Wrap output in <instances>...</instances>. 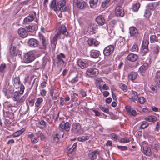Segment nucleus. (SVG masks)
Returning <instances> with one entry per match:
<instances>
[{"label": "nucleus", "instance_id": "nucleus-45", "mask_svg": "<svg viewBox=\"0 0 160 160\" xmlns=\"http://www.w3.org/2000/svg\"><path fill=\"white\" fill-rule=\"evenodd\" d=\"M110 0H105L102 4V8L107 7L109 5Z\"/></svg>", "mask_w": 160, "mask_h": 160}, {"label": "nucleus", "instance_id": "nucleus-38", "mask_svg": "<svg viewBox=\"0 0 160 160\" xmlns=\"http://www.w3.org/2000/svg\"><path fill=\"white\" fill-rule=\"evenodd\" d=\"M71 100L73 101H77L78 100V96L76 93H73L71 94Z\"/></svg>", "mask_w": 160, "mask_h": 160}, {"label": "nucleus", "instance_id": "nucleus-52", "mask_svg": "<svg viewBox=\"0 0 160 160\" xmlns=\"http://www.w3.org/2000/svg\"><path fill=\"white\" fill-rule=\"evenodd\" d=\"M131 50L132 52L138 51V48L137 44H134L133 45Z\"/></svg>", "mask_w": 160, "mask_h": 160}, {"label": "nucleus", "instance_id": "nucleus-7", "mask_svg": "<svg viewBox=\"0 0 160 160\" xmlns=\"http://www.w3.org/2000/svg\"><path fill=\"white\" fill-rule=\"evenodd\" d=\"M70 124L68 122L65 123L64 122H62L59 124V129L60 130L63 131L64 130L66 131H68L70 130Z\"/></svg>", "mask_w": 160, "mask_h": 160}, {"label": "nucleus", "instance_id": "nucleus-14", "mask_svg": "<svg viewBox=\"0 0 160 160\" xmlns=\"http://www.w3.org/2000/svg\"><path fill=\"white\" fill-rule=\"evenodd\" d=\"M10 52L11 55L16 56L18 52V50L16 48V45L14 43H12L10 48Z\"/></svg>", "mask_w": 160, "mask_h": 160}, {"label": "nucleus", "instance_id": "nucleus-23", "mask_svg": "<svg viewBox=\"0 0 160 160\" xmlns=\"http://www.w3.org/2000/svg\"><path fill=\"white\" fill-rule=\"evenodd\" d=\"M96 21L97 23L100 25H103L104 23L105 19L102 16H98L96 18Z\"/></svg>", "mask_w": 160, "mask_h": 160}, {"label": "nucleus", "instance_id": "nucleus-25", "mask_svg": "<svg viewBox=\"0 0 160 160\" xmlns=\"http://www.w3.org/2000/svg\"><path fill=\"white\" fill-rule=\"evenodd\" d=\"M138 97L137 92L135 91L132 90L129 95V99H132L133 101H135L137 99Z\"/></svg>", "mask_w": 160, "mask_h": 160}, {"label": "nucleus", "instance_id": "nucleus-29", "mask_svg": "<svg viewBox=\"0 0 160 160\" xmlns=\"http://www.w3.org/2000/svg\"><path fill=\"white\" fill-rule=\"evenodd\" d=\"M98 2V0H90L89 2L90 7L92 8L97 7Z\"/></svg>", "mask_w": 160, "mask_h": 160}, {"label": "nucleus", "instance_id": "nucleus-59", "mask_svg": "<svg viewBox=\"0 0 160 160\" xmlns=\"http://www.w3.org/2000/svg\"><path fill=\"white\" fill-rule=\"evenodd\" d=\"M150 88L151 90H152V91L151 92L152 93H154L156 92L157 89V88L156 87L153 85H152L150 87Z\"/></svg>", "mask_w": 160, "mask_h": 160}, {"label": "nucleus", "instance_id": "nucleus-55", "mask_svg": "<svg viewBox=\"0 0 160 160\" xmlns=\"http://www.w3.org/2000/svg\"><path fill=\"white\" fill-rule=\"evenodd\" d=\"M151 15V13L148 10H146L145 11L144 16L146 18H149Z\"/></svg>", "mask_w": 160, "mask_h": 160}, {"label": "nucleus", "instance_id": "nucleus-34", "mask_svg": "<svg viewBox=\"0 0 160 160\" xmlns=\"http://www.w3.org/2000/svg\"><path fill=\"white\" fill-rule=\"evenodd\" d=\"M158 5V2L150 3L148 5V7L149 9L154 10Z\"/></svg>", "mask_w": 160, "mask_h": 160}, {"label": "nucleus", "instance_id": "nucleus-41", "mask_svg": "<svg viewBox=\"0 0 160 160\" xmlns=\"http://www.w3.org/2000/svg\"><path fill=\"white\" fill-rule=\"evenodd\" d=\"M149 125V124L148 122H146V121H143L141 124L140 126V128L141 129H143L147 128Z\"/></svg>", "mask_w": 160, "mask_h": 160}, {"label": "nucleus", "instance_id": "nucleus-28", "mask_svg": "<svg viewBox=\"0 0 160 160\" xmlns=\"http://www.w3.org/2000/svg\"><path fill=\"white\" fill-rule=\"evenodd\" d=\"M35 134L37 137L39 138L41 140H44L46 139L45 135L41 131H38Z\"/></svg>", "mask_w": 160, "mask_h": 160}, {"label": "nucleus", "instance_id": "nucleus-39", "mask_svg": "<svg viewBox=\"0 0 160 160\" xmlns=\"http://www.w3.org/2000/svg\"><path fill=\"white\" fill-rule=\"evenodd\" d=\"M150 150L148 147L145 146L143 147V152L144 154L149 155L150 154Z\"/></svg>", "mask_w": 160, "mask_h": 160}, {"label": "nucleus", "instance_id": "nucleus-62", "mask_svg": "<svg viewBox=\"0 0 160 160\" xmlns=\"http://www.w3.org/2000/svg\"><path fill=\"white\" fill-rule=\"evenodd\" d=\"M111 136L112 139L114 141H116L118 139V137L116 134L114 133H113L111 134Z\"/></svg>", "mask_w": 160, "mask_h": 160}, {"label": "nucleus", "instance_id": "nucleus-42", "mask_svg": "<svg viewBox=\"0 0 160 160\" xmlns=\"http://www.w3.org/2000/svg\"><path fill=\"white\" fill-rule=\"evenodd\" d=\"M130 138L128 137H125L122 138L120 140L121 142L127 143L130 142Z\"/></svg>", "mask_w": 160, "mask_h": 160}, {"label": "nucleus", "instance_id": "nucleus-49", "mask_svg": "<svg viewBox=\"0 0 160 160\" xmlns=\"http://www.w3.org/2000/svg\"><path fill=\"white\" fill-rule=\"evenodd\" d=\"M140 7V4L137 3L133 6L132 10L134 12H137Z\"/></svg>", "mask_w": 160, "mask_h": 160}, {"label": "nucleus", "instance_id": "nucleus-4", "mask_svg": "<svg viewBox=\"0 0 160 160\" xmlns=\"http://www.w3.org/2000/svg\"><path fill=\"white\" fill-rule=\"evenodd\" d=\"M35 58L33 52L32 51H30L24 54L23 61L25 63H29L34 61Z\"/></svg>", "mask_w": 160, "mask_h": 160}, {"label": "nucleus", "instance_id": "nucleus-3", "mask_svg": "<svg viewBox=\"0 0 160 160\" xmlns=\"http://www.w3.org/2000/svg\"><path fill=\"white\" fill-rule=\"evenodd\" d=\"M24 86H21L20 88V91L19 92L16 91L13 94L12 99L13 100L17 102V104L18 105L23 102L25 98L24 96L21 97L20 94H22L24 92Z\"/></svg>", "mask_w": 160, "mask_h": 160}, {"label": "nucleus", "instance_id": "nucleus-58", "mask_svg": "<svg viewBox=\"0 0 160 160\" xmlns=\"http://www.w3.org/2000/svg\"><path fill=\"white\" fill-rule=\"evenodd\" d=\"M54 118V113L52 112L49 115L47 116V118L48 119H50V120L52 121L53 119Z\"/></svg>", "mask_w": 160, "mask_h": 160}, {"label": "nucleus", "instance_id": "nucleus-19", "mask_svg": "<svg viewBox=\"0 0 160 160\" xmlns=\"http://www.w3.org/2000/svg\"><path fill=\"white\" fill-rule=\"evenodd\" d=\"M28 44L30 47H35L38 46V42L35 39L31 38L29 40Z\"/></svg>", "mask_w": 160, "mask_h": 160}, {"label": "nucleus", "instance_id": "nucleus-44", "mask_svg": "<svg viewBox=\"0 0 160 160\" xmlns=\"http://www.w3.org/2000/svg\"><path fill=\"white\" fill-rule=\"evenodd\" d=\"M148 41L146 40H144L143 41L142 44V47L148 48Z\"/></svg>", "mask_w": 160, "mask_h": 160}, {"label": "nucleus", "instance_id": "nucleus-32", "mask_svg": "<svg viewBox=\"0 0 160 160\" xmlns=\"http://www.w3.org/2000/svg\"><path fill=\"white\" fill-rule=\"evenodd\" d=\"M98 152L97 151H95L92 152L88 154V157L91 160H94L96 158L97 154Z\"/></svg>", "mask_w": 160, "mask_h": 160}, {"label": "nucleus", "instance_id": "nucleus-33", "mask_svg": "<svg viewBox=\"0 0 160 160\" xmlns=\"http://www.w3.org/2000/svg\"><path fill=\"white\" fill-rule=\"evenodd\" d=\"M148 65L147 63H144L143 65L141 66L139 69V72L140 73H143L145 72L148 68Z\"/></svg>", "mask_w": 160, "mask_h": 160}, {"label": "nucleus", "instance_id": "nucleus-54", "mask_svg": "<svg viewBox=\"0 0 160 160\" xmlns=\"http://www.w3.org/2000/svg\"><path fill=\"white\" fill-rule=\"evenodd\" d=\"M138 100L140 104H143L146 101V99L144 97H141L138 98Z\"/></svg>", "mask_w": 160, "mask_h": 160}, {"label": "nucleus", "instance_id": "nucleus-37", "mask_svg": "<svg viewBox=\"0 0 160 160\" xmlns=\"http://www.w3.org/2000/svg\"><path fill=\"white\" fill-rule=\"evenodd\" d=\"M156 117L154 116H149L146 118V120L149 122H152L156 120Z\"/></svg>", "mask_w": 160, "mask_h": 160}, {"label": "nucleus", "instance_id": "nucleus-13", "mask_svg": "<svg viewBox=\"0 0 160 160\" xmlns=\"http://www.w3.org/2000/svg\"><path fill=\"white\" fill-rule=\"evenodd\" d=\"M82 75L81 73L77 74L75 77L72 78L70 82L74 84L78 81H82Z\"/></svg>", "mask_w": 160, "mask_h": 160}, {"label": "nucleus", "instance_id": "nucleus-22", "mask_svg": "<svg viewBox=\"0 0 160 160\" xmlns=\"http://www.w3.org/2000/svg\"><path fill=\"white\" fill-rule=\"evenodd\" d=\"M18 32V34L22 38H25L28 35V33L25 29L23 28H20L19 29Z\"/></svg>", "mask_w": 160, "mask_h": 160}, {"label": "nucleus", "instance_id": "nucleus-12", "mask_svg": "<svg viewBox=\"0 0 160 160\" xmlns=\"http://www.w3.org/2000/svg\"><path fill=\"white\" fill-rule=\"evenodd\" d=\"M159 48V46L157 45H153L151 47V54H152L154 58H156L158 53Z\"/></svg>", "mask_w": 160, "mask_h": 160}, {"label": "nucleus", "instance_id": "nucleus-15", "mask_svg": "<svg viewBox=\"0 0 160 160\" xmlns=\"http://www.w3.org/2000/svg\"><path fill=\"white\" fill-rule=\"evenodd\" d=\"M39 39L41 41V48L43 49H45L48 45L47 41L45 37L42 35H40L39 36Z\"/></svg>", "mask_w": 160, "mask_h": 160}, {"label": "nucleus", "instance_id": "nucleus-30", "mask_svg": "<svg viewBox=\"0 0 160 160\" xmlns=\"http://www.w3.org/2000/svg\"><path fill=\"white\" fill-rule=\"evenodd\" d=\"M43 99L41 97L38 98L36 100L35 103V106L36 107L39 108L40 107L42 103L43 102Z\"/></svg>", "mask_w": 160, "mask_h": 160}, {"label": "nucleus", "instance_id": "nucleus-20", "mask_svg": "<svg viewBox=\"0 0 160 160\" xmlns=\"http://www.w3.org/2000/svg\"><path fill=\"white\" fill-rule=\"evenodd\" d=\"M88 44L90 46H96L99 44V42L96 39L92 38H89L88 41Z\"/></svg>", "mask_w": 160, "mask_h": 160}, {"label": "nucleus", "instance_id": "nucleus-64", "mask_svg": "<svg viewBox=\"0 0 160 160\" xmlns=\"http://www.w3.org/2000/svg\"><path fill=\"white\" fill-rule=\"evenodd\" d=\"M118 147L119 149L121 150H126L128 149L125 146H118Z\"/></svg>", "mask_w": 160, "mask_h": 160}, {"label": "nucleus", "instance_id": "nucleus-57", "mask_svg": "<svg viewBox=\"0 0 160 160\" xmlns=\"http://www.w3.org/2000/svg\"><path fill=\"white\" fill-rule=\"evenodd\" d=\"M61 11H68L69 10V8L68 6H64L62 7H61V8H60L59 9Z\"/></svg>", "mask_w": 160, "mask_h": 160}, {"label": "nucleus", "instance_id": "nucleus-47", "mask_svg": "<svg viewBox=\"0 0 160 160\" xmlns=\"http://www.w3.org/2000/svg\"><path fill=\"white\" fill-rule=\"evenodd\" d=\"M6 67V65L5 64L2 63L0 65V72L4 73Z\"/></svg>", "mask_w": 160, "mask_h": 160}, {"label": "nucleus", "instance_id": "nucleus-53", "mask_svg": "<svg viewBox=\"0 0 160 160\" xmlns=\"http://www.w3.org/2000/svg\"><path fill=\"white\" fill-rule=\"evenodd\" d=\"M14 83L15 84H19L20 83L19 77V76L16 77L14 79Z\"/></svg>", "mask_w": 160, "mask_h": 160}, {"label": "nucleus", "instance_id": "nucleus-56", "mask_svg": "<svg viewBox=\"0 0 160 160\" xmlns=\"http://www.w3.org/2000/svg\"><path fill=\"white\" fill-rule=\"evenodd\" d=\"M35 29V27L34 26L29 25L27 27V30L30 32H32Z\"/></svg>", "mask_w": 160, "mask_h": 160}, {"label": "nucleus", "instance_id": "nucleus-61", "mask_svg": "<svg viewBox=\"0 0 160 160\" xmlns=\"http://www.w3.org/2000/svg\"><path fill=\"white\" fill-rule=\"evenodd\" d=\"M57 63L58 66H59L60 68H62V67H63L64 66V61H62V63L61 62V61H57Z\"/></svg>", "mask_w": 160, "mask_h": 160}, {"label": "nucleus", "instance_id": "nucleus-21", "mask_svg": "<svg viewBox=\"0 0 160 160\" xmlns=\"http://www.w3.org/2000/svg\"><path fill=\"white\" fill-rule=\"evenodd\" d=\"M138 56L136 54L130 53L128 55L127 59L131 62H134L137 59Z\"/></svg>", "mask_w": 160, "mask_h": 160}, {"label": "nucleus", "instance_id": "nucleus-17", "mask_svg": "<svg viewBox=\"0 0 160 160\" xmlns=\"http://www.w3.org/2000/svg\"><path fill=\"white\" fill-rule=\"evenodd\" d=\"M130 35L132 37H137L138 35V31L135 27H131L129 28Z\"/></svg>", "mask_w": 160, "mask_h": 160}, {"label": "nucleus", "instance_id": "nucleus-50", "mask_svg": "<svg viewBox=\"0 0 160 160\" xmlns=\"http://www.w3.org/2000/svg\"><path fill=\"white\" fill-rule=\"evenodd\" d=\"M58 2V5L59 7V9H60V8H61V7H62L64 6L66 4V2L65 0L61 1Z\"/></svg>", "mask_w": 160, "mask_h": 160}, {"label": "nucleus", "instance_id": "nucleus-35", "mask_svg": "<svg viewBox=\"0 0 160 160\" xmlns=\"http://www.w3.org/2000/svg\"><path fill=\"white\" fill-rule=\"evenodd\" d=\"M160 39V37H158L154 35H151L150 37V40L151 42H158V40Z\"/></svg>", "mask_w": 160, "mask_h": 160}, {"label": "nucleus", "instance_id": "nucleus-1", "mask_svg": "<svg viewBox=\"0 0 160 160\" xmlns=\"http://www.w3.org/2000/svg\"><path fill=\"white\" fill-rule=\"evenodd\" d=\"M62 34L66 36H68V32L66 29V27L63 25H62L59 28L58 31L54 37L53 40L51 41L52 44H53L54 46H55L56 45L57 40L58 39L61 38Z\"/></svg>", "mask_w": 160, "mask_h": 160}, {"label": "nucleus", "instance_id": "nucleus-43", "mask_svg": "<svg viewBox=\"0 0 160 160\" xmlns=\"http://www.w3.org/2000/svg\"><path fill=\"white\" fill-rule=\"evenodd\" d=\"M99 107L100 109L105 113H108L109 110L108 108L102 105H99Z\"/></svg>", "mask_w": 160, "mask_h": 160}, {"label": "nucleus", "instance_id": "nucleus-2", "mask_svg": "<svg viewBox=\"0 0 160 160\" xmlns=\"http://www.w3.org/2000/svg\"><path fill=\"white\" fill-rule=\"evenodd\" d=\"M62 34L66 36H68V32L66 29V27L63 25H62L59 28L58 31L54 37L53 40L51 41L52 44H53L54 46H55L56 45L57 40L58 39L61 38Z\"/></svg>", "mask_w": 160, "mask_h": 160}, {"label": "nucleus", "instance_id": "nucleus-48", "mask_svg": "<svg viewBox=\"0 0 160 160\" xmlns=\"http://www.w3.org/2000/svg\"><path fill=\"white\" fill-rule=\"evenodd\" d=\"M119 87L120 88L122 89L124 92H126L127 90V86L123 83H121L120 84Z\"/></svg>", "mask_w": 160, "mask_h": 160}, {"label": "nucleus", "instance_id": "nucleus-63", "mask_svg": "<svg viewBox=\"0 0 160 160\" xmlns=\"http://www.w3.org/2000/svg\"><path fill=\"white\" fill-rule=\"evenodd\" d=\"M47 93L46 91L44 89H42L40 91V94L41 96L44 97L46 96Z\"/></svg>", "mask_w": 160, "mask_h": 160}, {"label": "nucleus", "instance_id": "nucleus-26", "mask_svg": "<svg viewBox=\"0 0 160 160\" xmlns=\"http://www.w3.org/2000/svg\"><path fill=\"white\" fill-rule=\"evenodd\" d=\"M137 75L138 74L136 72H132L128 74V77L129 79L132 81H133L136 78Z\"/></svg>", "mask_w": 160, "mask_h": 160}, {"label": "nucleus", "instance_id": "nucleus-8", "mask_svg": "<svg viewBox=\"0 0 160 160\" xmlns=\"http://www.w3.org/2000/svg\"><path fill=\"white\" fill-rule=\"evenodd\" d=\"M72 131L74 133L81 134L82 130L81 125L79 123H75L72 125Z\"/></svg>", "mask_w": 160, "mask_h": 160}, {"label": "nucleus", "instance_id": "nucleus-11", "mask_svg": "<svg viewBox=\"0 0 160 160\" xmlns=\"http://www.w3.org/2000/svg\"><path fill=\"white\" fill-rule=\"evenodd\" d=\"M88 75L92 77L97 75L98 73V70L95 68H90L87 71Z\"/></svg>", "mask_w": 160, "mask_h": 160}, {"label": "nucleus", "instance_id": "nucleus-27", "mask_svg": "<svg viewBox=\"0 0 160 160\" xmlns=\"http://www.w3.org/2000/svg\"><path fill=\"white\" fill-rule=\"evenodd\" d=\"M99 52L97 51L91 50L90 52V55L91 57L96 58L99 56Z\"/></svg>", "mask_w": 160, "mask_h": 160}, {"label": "nucleus", "instance_id": "nucleus-9", "mask_svg": "<svg viewBox=\"0 0 160 160\" xmlns=\"http://www.w3.org/2000/svg\"><path fill=\"white\" fill-rule=\"evenodd\" d=\"M115 13L117 17H122L124 14L122 8L119 6H117L115 9Z\"/></svg>", "mask_w": 160, "mask_h": 160}, {"label": "nucleus", "instance_id": "nucleus-24", "mask_svg": "<svg viewBox=\"0 0 160 160\" xmlns=\"http://www.w3.org/2000/svg\"><path fill=\"white\" fill-rule=\"evenodd\" d=\"M155 81L157 85L160 88V71L157 72L155 77Z\"/></svg>", "mask_w": 160, "mask_h": 160}, {"label": "nucleus", "instance_id": "nucleus-51", "mask_svg": "<svg viewBox=\"0 0 160 160\" xmlns=\"http://www.w3.org/2000/svg\"><path fill=\"white\" fill-rule=\"evenodd\" d=\"M77 145V143L76 142L74 143L71 147L70 148H68V150L70 152H72L76 148Z\"/></svg>", "mask_w": 160, "mask_h": 160}, {"label": "nucleus", "instance_id": "nucleus-10", "mask_svg": "<svg viewBox=\"0 0 160 160\" xmlns=\"http://www.w3.org/2000/svg\"><path fill=\"white\" fill-rule=\"evenodd\" d=\"M114 49V47L113 45H109L104 49L103 54L106 56H109L113 52Z\"/></svg>", "mask_w": 160, "mask_h": 160}, {"label": "nucleus", "instance_id": "nucleus-31", "mask_svg": "<svg viewBox=\"0 0 160 160\" xmlns=\"http://www.w3.org/2000/svg\"><path fill=\"white\" fill-rule=\"evenodd\" d=\"M34 16L33 15H29L26 17L24 20V23H27L33 21L34 19Z\"/></svg>", "mask_w": 160, "mask_h": 160}, {"label": "nucleus", "instance_id": "nucleus-46", "mask_svg": "<svg viewBox=\"0 0 160 160\" xmlns=\"http://www.w3.org/2000/svg\"><path fill=\"white\" fill-rule=\"evenodd\" d=\"M89 138V137L86 136L85 137H78L77 138V140L79 141L83 142L88 140Z\"/></svg>", "mask_w": 160, "mask_h": 160}, {"label": "nucleus", "instance_id": "nucleus-36", "mask_svg": "<svg viewBox=\"0 0 160 160\" xmlns=\"http://www.w3.org/2000/svg\"><path fill=\"white\" fill-rule=\"evenodd\" d=\"M25 131V129L24 128H22L21 129L18 130L13 134V136L14 137H17L22 134Z\"/></svg>", "mask_w": 160, "mask_h": 160}, {"label": "nucleus", "instance_id": "nucleus-5", "mask_svg": "<svg viewBox=\"0 0 160 160\" xmlns=\"http://www.w3.org/2000/svg\"><path fill=\"white\" fill-rule=\"evenodd\" d=\"M78 66L83 69L92 65V62L88 60L79 59L78 61Z\"/></svg>", "mask_w": 160, "mask_h": 160}, {"label": "nucleus", "instance_id": "nucleus-40", "mask_svg": "<svg viewBox=\"0 0 160 160\" xmlns=\"http://www.w3.org/2000/svg\"><path fill=\"white\" fill-rule=\"evenodd\" d=\"M148 48L142 47V49L140 50V53L143 56L146 54L148 51Z\"/></svg>", "mask_w": 160, "mask_h": 160}, {"label": "nucleus", "instance_id": "nucleus-60", "mask_svg": "<svg viewBox=\"0 0 160 160\" xmlns=\"http://www.w3.org/2000/svg\"><path fill=\"white\" fill-rule=\"evenodd\" d=\"M58 134H57L55 135L53 137V140L55 142H57L59 141V138L58 137Z\"/></svg>", "mask_w": 160, "mask_h": 160}, {"label": "nucleus", "instance_id": "nucleus-6", "mask_svg": "<svg viewBox=\"0 0 160 160\" xmlns=\"http://www.w3.org/2000/svg\"><path fill=\"white\" fill-rule=\"evenodd\" d=\"M73 4L80 9H83L87 5V3L82 0H74Z\"/></svg>", "mask_w": 160, "mask_h": 160}, {"label": "nucleus", "instance_id": "nucleus-16", "mask_svg": "<svg viewBox=\"0 0 160 160\" xmlns=\"http://www.w3.org/2000/svg\"><path fill=\"white\" fill-rule=\"evenodd\" d=\"M50 8L54 11L59 10V7L58 2L56 3V0H52L49 4Z\"/></svg>", "mask_w": 160, "mask_h": 160}, {"label": "nucleus", "instance_id": "nucleus-18", "mask_svg": "<svg viewBox=\"0 0 160 160\" xmlns=\"http://www.w3.org/2000/svg\"><path fill=\"white\" fill-rule=\"evenodd\" d=\"M28 137L30 139L31 143L35 144L37 143L38 141V138L35 137L33 133H31L28 135Z\"/></svg>", "mask_w": 160, "mask_h": 160}]
</instances>
